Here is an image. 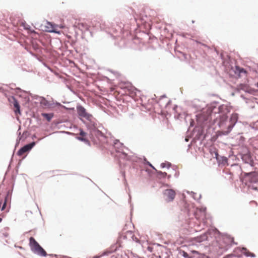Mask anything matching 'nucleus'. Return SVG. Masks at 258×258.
<instances>
[{"mask_svg": "<svg viewBox=\"0 0 258 258\" xmlns=\"http://www.w3.org/2000/svg\"><path fill=\"white\" fill-rule=\"evenodd\" d=\"M236 161H242L241 166L237 163H233L231 166L238 167L241 173L239 175L240 181L242 184L247 186L249 189L258 191V172L256 169V157L251 151L246 146H242L238 151L236 156H233Z\"/></svg>", "mask_w": 258, "mask_h": 258, "instance_id": "f257e3e1", "label": "nucleus"}, {"mask_svg": "<svg viewBox=\"0 0 258 258\" xmlns=\"http://www.w3.org/2000/svg\"><path fill=\"white\" fill-rule=\"evenodd\" d=\"M134 10L131 7L125 6L121 8L119 11V17L123 22L118 24L116 22L117 28H112L114 32H119L123 35L127 36L131 35V28L127 21H133L134 18Z\"/></svg>", "mask_w": 258, "mask_h": 258, "instance_id": "f03ea898", "label": "nucleus"}, {"mask_svg": "<svg viewBox=\"0 0 258 258\" xmlns=\"http://www.w3.org/2000/svg\"><path fill=\"white\" fill-rule=\"evenodd\" d=\"M221 235L223 239L227 240V242L230 243L231 245L232 244H237V243L234 242V238L227 233H221L217 228L215 227H211L209 228L206 232L202 234L195 237L196 242L201 243L206 240H209V237H212L213 236L216 237V235Z\"/></svg>", "mask_w": 258, "mask_h": 258, "instance_id": "7ed1b4c3", "label": "nucleus"}, {"mask_svg": "<svg viewBox=\"0 0 258 258\" xmlns=\"http://www.w3.org/2000/svg\"><path fill=\"white\" fill-rule=\"evenodd\" d=\"M150 16L146 14L144 10H142L139 14H135L133 19V22H136L138 27L140 25H143L147 30L146 33H148L150 27Z\"/></svg>", "mask_w": 258, "mask_h": 258, "instance_id": "20e7f679", "label": "nucleus"}, {"mask_svg": "<svg viewBox=\"0 0 258 258\" xmlns=\"http://www.w3.org/2000/svg\"><path fill=\"white\" fill-rule=\"evenodd\" d=\"M80 120L85 125L87 130L89 131L90 136L91 137H96L97 138L105 137L104 134L98 130L97 120L96 118L90 122H87L84 119H80Z\"/></svg>", "mask_w": 258, "mask_h": 258, "instance_id": "39448f33", "label": "nucleus"}, {"mask_svg": "<svg viewBox=\"0 0 258 258\" xmlns=\"http://www.w3.org/2000/svg\"><path fill=\"white\" fill-rule=\"evenodd\" d=\"M113 146L114 148L116 149V152L118 153H120L121 155L122 156L121 157L126 159L127 161H131L133 162H138V160H141L142 159L141 158H138L137 156L132 155H128L127 154L124 152L123 151V148L125 147L123 146V144L119 142L118 140H115L113 142Z\"/></svg>", "mask_w": 258, "mask_h": 258, "instance_id": "423d86ee", "label": "nucleus"}, {"mask_svg": "<svg viewBox=\"0 0 258 258\" xmlns=\"http://www.w3.org/2000/svg\"><path fill=\"white\" fill-rule=\"evenodd\" d=\"M29 240L31 250L34 253L43 257H45L48 255L44 249L39 244L33 237H30Z\"/></svg>", "mask_w": 258, "mask_h": 258, "instance_id": "0eeeda50", "label": "nucleus"}, {"mask_svg": "<svg viewBox=\"0 0 258 258\" xmlns=\"http://www.w3.org/2000/svg\"><path fill=\"white\" fill-rule=\"evenodd\" d=\"M210 128L209 127L206 130V132L205 128L203 126H197L194 129L193 141L196 142L197 141H203L208 137L209 134H210L209 130Z\"/></svg>", "mask_w": 258, "mask_h": 258, "instance_id": "6e6552de", "label": "nucleus"}, {"mask_svg": "<svg viewBox=\"0 0 258 258\" xmlns=\"http://www.w3.org/2000/svg\"><path fill=\"white\" fill-rule=\"evenodd\" d=\"M76 109L78 115L81 117L80 119L85 118L87 120L86 121L87 122H90L95 119L92 114L87 112L86 109L82 105L78 104L76 106Z\"/></svg>", "mask_w": 258, "mask_h": 258, "instance_id": "1a4fd4ad", "label": "nucleus"}, {"mask_svg": "<svg viewBox=\"0 0 258 258\" xmlns=\"http://www.w3.org/2000/svg\"><path fill=\"white\" fill-rule=\"evenodd\" d=\"M163 195L165 199L168 202H172L175 197V192L172 189H166L163 191Z\"/></svg>", "mask_w": 258, "mask_h": 258, "instance_id": "9d476101", "label": "nucleus"}, {"mask_svg": "<svg viewBox=\"0 0 258 258\" xmlns=\"http://www.w3.org/2000/svg\"><path fill=\"white\" fill-rule=\"evenodd\" d=\"M8 99L10 103L13 104L15 108L14 110L15 113L21 114V106L18 100L14 96H10Z\"/></svg>", "mask_w": 258, "mask_h": 258, "instance_id": "9b49d317", "label": "nucleus"}, {"mask_svg": "<svg viewBox=\"0 0 258 258\" xmlns=\"http://www.w3.org/2000/svg\"><path fill=\"white\" fill-rule=\"evenodd\" d=\"M241 90L244 91L250 94H253L254 92V89L251 88L246 84L240 83L236 87V91L239 92Z\"/></svg>", "mask_w": 258, "mask_h": 258, "instance_id": "f8f14e48", "label": "nucleus"}, {"mask_svg": "<svg viewBox=\"0 0 258 258\" xmlns=\"http://www.w3.org/2000/svg\"><path fill=\"white\" fill-rule=\"evenodd\" d=\"M80 131V136H77L76 137V139L78 140L81 141L82 142H84L85 144L88 145L89 146H90V142L86 138V136L87 135V133H86L85 131H83V130L81 128H79Z\"/></svg>", "mask_w": 258, "mask_h": 258, "instance_id": "ddd939ff", "label": "nucleus"}, {"mask_svg": "<svg viewBox=\"0 0 258 258\" xmlns=\"http://www.w3.org/2000/svg\"><path fill=\"white\" fill-rule=\"evenodd\" d=\"M75 26L82 31V33H85L88 31L91 34V32L89 30V26L86 23H78L77 24H76Z\"/></svg>", "mask_w": 258, "mask_h": 258, "instance_id": "4468645a", "label": "nucleus"}, {"mask_svg": "<svg viewBox=\"0 0 258 258\" xmlns=\"http://www.w3.org/2000/svg\"><path fill=\"white\" fill-rule=\"evenodd\" d=\"M232 128H231V126H229V125L227 126V127L226 128V130H221L218 131L216 133V138L214 139V141L218 138L219 137H221L223 136H227L232 131Z\"/></svg>", "mask_w": 258, "mask_h": 258, "instance_id": "2eb2a0df", "label": "nucleus"}, {"mask_svg": "<svg viewBox=\"0 0 258 258\" xmlns=\"http://www.w3.org/2000/svg\"><path fill=\"white\" fill-rule=\"evenodd\" d=\"M238 119V114L236 113H232L229 118L230 123L228 124L229 126H231V128H233Z\"/></svg>", "mask_w": 258, "mask_h": 258, "instance_id": "dca6fc26", "label": "nucleus"}, {"mask_svg": "<svg viewBox=\"0 0 258 258\" xmlns=\"http://www.w3.org/2000/svg\"><path fill=\"white\" fill-rule=\"evenodd\" d=\"M218 113L220 114H227L230 112V109L227 106L224 104H221L218 108Z\"/></svg>", "mask_w": 258, "mask_h": 258, "instance_id": "f3484780", "label": "nucleus"}, {"mask_svg": "<svg viewBox=\"0 0 258 258\" xmlns=\"http://www.w3.org/2000/svg\"><path fill=\"white\" fill-rule=\"evenodd\" d=\"M219 166L223 165L226 166L228 165V159L225 156H221L219 158V160L217 161Z\"/></svg>", "mask_w": 258, "mask_h": 258, "instance_id": "a211bd4d", "label": "nucleus"}, {"mask_svg": "<svg viewBox=\"0 0 258 258\" xmlns=\"http://www.w3.org/2000/svg\"><path fill=\"white\" fill-rule=\"evenodd\" d=\"M40 103L41 104L43 105L44 106L47 108L52 107L53 104L50 103L44 97H41V100H40Z\"/></svg>", "mask_w": 258, "mask_h": 258, "instance_id": "6ab92c4d", "label": "nucleus"}, {"mask_svg": "<svg viewBox=\"0 0 258 258\" xmlns=\"http://www.w3.org/2000/svg\"><path fill=\"white\" fill-rule=\"evenodd\" d=\"M92 24L93 27H95L96 29H100L101 30H105L107 27H106L105 22L100 23V22H98L97 23L95 24L94 25L93 22H92Z\"/></svg>", "mask_w": 258, "mask_h": 258, "instance_id": "aec40b11", "label": "nucleus"}, {"mask_svg": "<svg viewBox=\"0 0 258 258\" xmlns=\"http://www.w3.org/2000/svg\"><path fill=\"white\" fill-rule=\"evenodd\" d=\"M31 149L29 148L28 146L26 144L23 147H21L17 152V155L18 156H21L23 153H24L26 152L30 151Z\"/></svg>", "mask_w": 258, "mask_h": 258, "instance_id": "412c9836", "label": "nucleus"}, {"mask_svg": "<svg viewBox=\"0 0 258 258\" xmlns=\"http://www.w3.org/2000/svg\"><path fill=\"white\" fill-rule=\"evenodd\" d=\"M234 73L235 74L237 75L239 77H240V75L241 74H246L247 72L246 70L241 67L239 66H235V70L234 71Z\"/></svg>", "mask_w": 258, "mask_h": 258, "instance_id": "4be33fe9", "label": "nucleus"}, {"mask_svg": "<svg viewBox=\"0 0 258 258\" xmlns=\"http://www.w3.org/2000/svg\"><path fill=\"white\" fill-rule=\"evenodd\" d=\"M242 253L247 257H255V254L254 253L250 252L246 247H242L241 249Z\"/></svg>", "mask_w": 258, "mask_h": 258, "instance_id": "5701e85b", "label": "nucleus"}, {"mask_svg": "<svg viewBox=\"0 0 258 258\" xmlns=\"http://www.w3.org/2000/svg\"><path fill=\"white\" fill-rule=\"evenodd\" d=\"M41 115L44 117L48 122H50L52 118L54 116V113L53 112L45 113L43 112L41 113Z\"/></svg>", "mask_w": 258, "mask_h": 258, "instance_id": "b1692460", "label": "nucleus"}, {"mask_svg": "<svg viewBox=\"0 0 258 258\" xmlns=\"http://www.w3.org/2000/svg\"><path fill=\"white\" fill-rule=\"evenodd\" d=\"M179 254L184 258H194V256L191 253H188L183 250L180 249L179 250Z\"/></svg>", "mask_w": 258, "mask_h": 258, "instance_id": "393cba45", "label": "nucleus"}, {"mask_svg": "<svg viewBox=\"0 0 258 258\" xmlns=\"http://www.w3.org/2000/svg\"><path fill=\"white\" fill-rule=\"evenodd\" d=\"M13 187H12L11 189H9L7 191L6 195L5 197L4 201H6L7 202H9V201L11 202V198H12V195L13 193Z\"/></svg>", "mask_w": 258, "mask_h": 258, "instance_id": "a878e982", "label": "nucleus"}, {"mask_svg": "<svg viewBox=\"0 0 258 258\" xmlns=\"http://www.w3.org/2000/svg\"><path fill=\"white\" fill-rule=\"evenodd\" d=\"M156 173L158 177L160 178H164L166 177L167 173L165 172H162L161 171L156 170Z\"/></svg>", "mask_w": 258, "mask_h": 258, "instance_id": "bb28decb", "label": "nucleus"}, {"mask_svg": "<svg viewBox=\"0 0 258 258\" xmlns=\"http://www.w3.org/2000/svg\"><path fill=\"white\" fill-rule=\"evenodd\" d=\"M120 247V245H118L117 244H114L111 245V246L109 248L110 251L111 253L115 252L117 251L119 248Z\"/></svg>", "mask_w": 258, "mask_h": 258, "instance_id": "cd10ccee", "label": "nucleus"}, {"mask_svg": "<svg viewBox=\"0 0 258 258\" xmlns=\"http://www.w3.org/2000/svg\"><path fill=\"white\" fill-rule=\"evenodd\" d=\"M121 174L123 177V184L124 185L125 188L128 187V183H127V180L126 179V178H125V172L124 171H122L121 170Z\"/></svg>", "mask_w": 258, "mask_h": 258, "instance_id": "c85d7f7f", "label": "nucleus"}, {"mask_svg": "<svg viewBox=\"0 0 258 258\" xmlns=\"http://www.w3.org/2000/svg\"><path fill=\"white\" fill-rule=\"evenodd\" d=\"M172 164L170 162H163L161 164L160 166L161 168H167L168 169H169L171 167Z\"/></svg>", "mask_w": 258, "mask_h": 258, "instance_id": "c756f323", "label": "nucleus"}, {"mask_svg": "<svg viewBox=\"0 0 258 258\" xmlns=\"http://www.w3.org/2000/svg\"><path fill=\"white\" fill-rule=\"evenodd\" d=\"M43 139V138H39V139H38V140L37 142L33 141L29 144H27V145L28 146L29 148H30L31 150L36 145V144Z\"/></svg>", "mask_w": 258, "mask_h": 258, "instance_id": "7c9ffc66", "label": "nucleus"}, {"mask_svg": "<svg viewBox=\"0 0 258 258\" xmlns=\"http://www.w3.org/2000/svg\"><path fill=\"white\" fill-rule=\"evenodd\" d=\"M33 48L37 52L42 53V48L40 47L37 44H33Z\"/></svg>", "mask_w": 258, "mask_h": 258, "instance_id": "2f4dec72", "label": "nucleus"}, {"mask_svg": "<svg viewBox=\"0 0 258 258\" xmlns=\"http://www.w3.org/2000/svg\"><path fill=\"white\" fill-rule=\"evenodd\" d=\"M177 168V167L176 166H174L172 168V171L174 173V176L177 178L179 177V172L178 171H176V169Z\"/></svg>", "mask_w": 258, "mask_h": 258, "instance_id": "473e14b6", "label": "nucleus"}, {"mask_svg": "<svg viewBox=\"0 0 258 258\" xmlns=\"http://www.w3.org/2000/svg\"><path fill=\"white\" fill-rule=\"evenodd\" d=\"M220 122L222 123H224L225 121H227L228 119V116L226 114H222V115H220Z\"/></svg>", "mask_w": 258, "mask_h": 258, "instance_id": "72a5a7b5", "label": "nucleus"}, {"mask_svg": "<svg viewBox=\"0 0 258 258\" xmlns=\"http://www.w3.org/2000/svg\"><path fill=\"white\" fill-rule=\"evenodd\" d=\"M20 129H21V126H19V130H18V132H17V134H18V138H17V144H16V145H17V144H18V143H19V142H19V141H20V140H22V139H23V135H21V132H19V131Z\"/></svg>", "mask_w": 258, "mask_h": 258, "instance_id": "f704fd0d", "label": "nucleus"}, {"mask_svg": "<svg viewBox=\"0 0 258 258\" xmlns=\"http://www.w3.org/2000/svg\"><path fill=\"white\" fill-rule=\"evenodd\" d=\"M213 154H214L215 156L214 158L216 159L217 161L219 160V158L221 156L219 155L218 151H216L215 149L213 152Z\"/></svg>", "mask_w": 258, "mask_h": 258, "instance_id": "c9c22d12", "label": "nucleus"}, {"mask_svg": "<svg viewBox=\"0 0 258 258\" xmlns=\"http://www.w3.org/2000/svg\"><path fill=\"white\" fill-rule=\"evenodd\" d=\"M50 24H51V27L52 28V30L50 31V32H55V33H58V34H59L60 33V32L59 31H57L55 29V28L56 27L55 25L54 24H53V23H49Z\"/></svg>", "mask_w": 258, "mask_h": 258, "instance_id": "e433bc0d", "label": "nucleus"}, {"mask_svg": "<svg viewBox=\"0 0 258 258\" xmlns=\"http://www.w3.org/2000/svg\"><path fill=\"white\" fill-rule=\"evenodd\" d=\"M30 95L31 96V97H32L33 99H34V100H41V97L42 96H39L37 95H33L32 94V93H29Z\"/></svg>", "mask_w": 258, "mask_h": 258, "instance_id": "4c0bfd02", "label": "nucleus"}, {"mask_svg": "<svg viewBox=\"0 0 258 258\" xmlns=\"http://www.w3.org/2000/svg\"><path fill=\"white\" fill-rule=\"evenodd\" d=\"M110 253H112L111 252V251H110L109 249L108 248V249H106V250H105L101 254H102V256H106V255H108Z\"/></svg>", "mask_w": 258, "mask_h": 258, "instance_id": "58836bf2", "label": "nucleus"}, {"mask_svg": "<svg viewBox=\"0 0 258 258\" xmlns=\"http://www.w3.org/2000/svg\"><path fill=\"white\" fill-rule=\"evenodd\" d=\"M191 194H192V197L194 199H195V200H197V201H199V200L201 198V195H200L199 196V198L198 199L197 197H196V196H197V194L194 191H191Z\"/></svg>", "mask_w": 258, "mask_h": 258, "instance_id": "ea45409f", "label": "nucleus"}, {"mask_svg": "<svg viewBox=\"0 0 258 258\" xmlns=\"http://www.w3.org/2000/svg\"><path fill=\"white\" fill-rule=\"evenodd\" d=\"M29 135L30 133L28 131H24L23 133V138H24L23 139H27L29 137Z\"/></svg>", "mask_w": 258, "mask_h": 258, "instance_id": "a19ab883", "label": "nucleus"}, {"mask_svg": "<svg viewBox=\"0 0 258 258\" xmlns=\"http://www.w3.org/2000/svg\"><path fill=\"white\" fill-rule=\"evenodd\" d=\"M8 202L4 201V202L3 203L2 206H1V207L0 209L2 211H4L6 209Z\"/></svg>", "mask_w": 258, "mask_h": 258, "instance_id": "79ce46f5", "label": "nucleus"}, {"mask_svg": "<svg viewBox=\"0 0 258 258\" xmlns=\"http://www.w3.org/2000/svg\"><path fill=\"white\" fill-rule=\"evenodd\" d=\"M130 92L132 94H136V92H134V90L139 91L135 87L132 86L131 85L130 88L128 89Z\"/></svg>", "mask_w": 258, "mask_h": 258, "instance_id": "37998d69", "label": "nucleus"}, {"mask_svg": "<svg viewBox=\"0 0 258 258\" xmlns=\"http://www.w3.org/2000/svg\"><path fill=\"white\" fill-rule=\"evenodd\" d=\"M11 208V206L10 205L8 208L6 210V211L1 214V216H2L1 218H4L6 216V214L10 211V209Z\"/></svg>", "mask_w": 258, "mask_h": 258, "instance_id": "c03bdc74", "label": "nucleus"}, {"mask_svg": "<svg viewBox=\"0 0 258 258\" xmlns=\"http://www.w3.org/2000/svg\"><path fill=\"white\" fill-rule=\"evenodd\" d=\"M52 104H53V105L55 104L56 106H57L59 107L66 108V107L65 106L62 105L60 103L57 102V101H56L54 103H53Z\"/></svg>", "mask_w": 258, "mask_h": 258, "instance_id": "a18cd8bd", "label": "nucleus"}, {"mask_svg": "<svg viewBox=\"0 0 258 258\" xmlns=\"http://www.w3.org/2000/svg\"><path fill=\"white\" fill-rule=\"evenodd\" d=\"M26 50L33 57H36V54L34 53L32 51L30 50V49L28 47H26L25 48Z\"/></svg>", "mask_w": 258, "mask_h": 258, "instance_id": "49530a36", "label": "nucleus"}, {"mask_svg": "<svg viewBox=\"0 0 258 258\" xmlns=\"http://www.w3.org/2000/svg\"><path fill=\"white\" fill-rule=\"evenodd\" d=\"M144 163L145 165H147L149 166H152V164L150 162L147 161V159L145 157H144Z\"/></svg>", "mask_w": 258, "mask_h": 258, "instance_id": "de8ad7c7", "label": "nucleus"}, {"mask_svg": "<svg viewBox=\"0 0 258 258\" xmlns=\"http://www.w3.org/2000/svg\"><path fill=\"white\" fill-rule=\"evenodd\" d=\"M218 103V102L214 101L211 104L210 108L212 109H214L216 108V105Z\"/></svg>", "mask_w": 258, "mask_h": 258, "instance_id": "09e8293b", "label": "nucleus"}, {"mask_svg": "<svg viewBox=\"0 0 258 258\" xmlns=\"http://www.w3.org/2000/svg\"><path fill=\"white\" fill-rule=\"evenodd\" d=\"M13 156H14V153H13V155H12V158H11V161H10V164H9V166H8V169H7V171H6V174H7V172L9 171V170H10V168H11V162H12V159H13Z\"/></svg>", "mask_w": 258, "mask_h": 258, "instance_id": "8fccbe9b", "label": "nucleus"}, {"mask_svg": "<svg viewBox=\"0 0 258 258\" xmlns=\"http://www.w3.org/2000/svg\"><path fill=\"white\" fill-rule=\"evenodd\" d=\"M16 175H12V179L13 180V185H12V187H14V184H15V181L16 180Z\"/></svg>", "mask_w": 258, "mask_h": 258, "instance_id": "3c124183", "label": "nucleus"}, {"mask_svg": "<svg viewBox=\"0 0 258 258\" xmlns=\"http://www.w3.org/2000/svg\"><path fill=\"white\" fill-rule=\"evenodd\" d=\"M2 234L5 237H8L9 236V233L7 232H3Z\"/></svg>", "mask_w": 258, "mask_h": 258, "instance_id": "603ef678", "label": "nucleus"}, {"mask_svg": "<svg viewBox=\"0 0 258 258\" xmlns=\"http://www.w3.org/2000/svg\"><path fill=\"white\" fill-rule=\"evenodd\" d=\"M206 207H203L200 209V211L201 213H205L206 211Z\"/></svg>", "mask_w": 258, "mask_h": 258, "instance_id": "864d4df0", "label": "nucleus"}, {"mask_svg": "<svg viewBox=\"0 0 258 258\" xmlns=\"http://www.w3.org/2000/svg\"><path fill=\"white\" fill-rule=\"evenodd\" d=\"M9 229H10L9 227H5L3 229V230H2V231H3V232H6L7 231L9 230Z\"/></svg>", "mask_w": 258, "mask_h": 258, "instance_id": "5fc2aeb1", "label": "nucleus"}, {"mask_svg": "<svg viewBox=\"0 0 258 258\" xmlns=\"http://www.w3.org/2000/svg\"><path fill=\"white\" fill-rule=\"evenodd\" d=\"M43 64H44V66L45 67H46L48 69H49V70L51 71L50 67L48 64H46V63H45V62H44V63H43Z\"/></svg>", "mask_w": 258, "mask_h": 258, "instance_id": "6e6d98bb", "label": "nucleus"}, {"mask_svg": "<svg viewBox=\"0 0 258 258\" xmlns=\"http://www.w3.org/2000/svg\"><path fill=\"white\" fill-rule=\"evenodd\" d=\"M38 61H42V59L39 57L37 55H36V57H35Z\"/></svg>", "mask_w": 258, "mask_h": 258, "instance_id": "4d7b16f0", "label": "nucleus"}, {"mask_svg": "<svg viewBox=\"0 0 258 258\" xmlns=\"http://www.w3.org/2000/svg\"><path fill=\"white\" fill-rule=\"evenodd\" d=\"M171 103V100H169L166 104L165 107Z\"/></svg>", "mask_w": 258, "mask_h": 258, "instance_id": "13d9d810", "label": "nucleus"}, {"mask_svg": "<svg viewBox=\"0 0 258 258\" xmlns=\"http://www.w3.org/2000/svg\"><path fill=\"white\" fill-rule=\"evenodd\" d=\"M101 256H102V254H101L100 255H96L94 256L92 258H101Z\"/></svg>", "mask_w": 258, "mask_h": 258, "instance_id": "bf43d9fd", "label": "nucleus"}, {"mask_svg": "<svg viewBox=\"0 0 258 258\" xmlns=\"http://www.w3.org/2000/svg\"><path fill=\"white\" fill-rule=\"evenodd\" d=\"M131 216H132V212H133V206L132 204H131Z\"/></svg>", "mask_w": 258, "mask_h": 258, "instance_id": "052dcab7", "label": "nucleus"}, {"mask_svg": "<svg viewBox=\"0 0 258 258\" xmlns=\"http://www.w3.org/2000/svg\"><path fill=\"white\" fill-rule=\"evenodd\" d=\"M54 122L55 124L56 125H57L58 124L62 123V121H56V122L54 121Z\"/></svg>", "mask_w": 258, "mask_h": 258, "instance_id": "680f3d73", "label": "nucleus"}, {"mask_svg": "<svg viewBox=\"0 0 258 258\" xmlns=\"http://www.w3.org/2000/svg\"><path fill=\"white\" fill-rule=\"evenodd\" d=\"M240 97L241 98H242L243 100H246V98H245V97L244 96V95L243 94L240 95Z\"/></svg>", "mask_w": 258, "mask_h": 258, "instance_id": "e2e57ef3", "label": "nucleus"}, {"mask_svg": "<svg viewBox=\"0 0 258 258\" xmlns=\"http://www.w3.org/2000/svg\"><path fill=\"white\" fill-rule=\"evenodd\" d=\"M177 107H178V106L177 105H174L173 107V110L175 111Z\"/></svg>", "mask_w": 258, "mask_h": 258, "instance_id": "0e129e2a", "label": "nucleus"}, {"mask_svg": "<svg viewBox=\"0 0 258 258\" xmlns=\"http://www.w3.org/2000/svg\"><path fill=\"white\" fill-rule=\"evenodd\" d=\"M166 96L165 94L162 95V96H160V99H163L164 98H166Z\"/></svg>", "mask_w": 258, "mask_h": 258, "instance_id": "69168bd1", "label": "nucleus"}, {"mask_svg": "<svg viewBox=\"0 0 258 258\" xmlns=\"http://www.w3.org/2000/svg\"><path fill=\"white\" fill-rule=\"evenodd\" d=\"M171 174H167V175L166 176V177H167V178L168 179H169L171 177Z\"/></svg>", "mask_w": 258, "mask_h": 258, "instance_id": "338daca9", "label": "nucleus"}, {"mask_svg": "<svg viewBox=\"0 0 258 258\" xmlns=\"http://www.w3.org/2000/svg\"><path fill=\"white\" fill-rule=\"evenodd\" d=\"M36 138H37V136H36V135H35V134H34V135H33L32 136V139H33V140H34V139H36Z\"/></svg>", "mask_w": 258, "mask_h": 258, "instance_id": "774afa93", "label": "nucleus"}]
</instances>
